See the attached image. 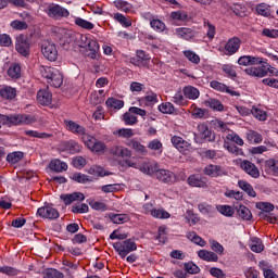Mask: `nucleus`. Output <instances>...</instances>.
I'll return each instance as SVG.
<instances>
[{"label":"nucleus","instance_id":"obj_19","mask_svg":"<svg viewBox=\"0 0 278 278\" xmlns=\"http://www.w3.org/2000/svg\"><path fill=\"white\" fill-rule=\"evenodd\" d=\"M60 199L65 203V205H71L72 203H75V201H84L86 197L81 192H74L61 194Z\"/></svg>","mask_w":278,"mask_h":278},{"label":"nucleus","instance_id":"obj_24","mask_svg":"<svg viewBox=\"0 0 278 278\" xmlns=\"http://www.w3.org/2000/svg\"><path fill=\"white\" fill-rule=\"evenodd\" d=\"M49 166L50 169L53 170L54 173H64V170H68V164L59 159L52 160Z\"/></svg>","mask_w":278,"mask_h":278},{"label":"nucleus","instance_id":"obj_27","mask_svg":"<svg viewBox=\"0 0 278 278\" xmlns=\"http://www.w3.org/2000/svg\"><path fill=\"white\" fill-rule=\"evenodd\" d=\"M245 138L248 142H250V144H260L264 140L262 134L255 130H248L245 134Z\"/></svg>","mask_w":278,"mask_h":278},{"label":"nucleus","instance_id":"obj_37","mask_svg":"<svg viewBox=\"0 0 278 278\" xmlns=\"http://www.w3.org/2000/svg\"><path fill=\"white\" fill-rule=\"evenodd\" d=\"M206 108H211V110H214L215 112H223L225 110V106L223 105V102H220L217 99H208L205 101Z\"/></svg>","mask_w":278,"mask_h":278},{"label":"nucleus","instance_id":"obj_45","mask_svg":"<svg viewBox=\"0 0 278 278\" xmlns=\"http://www.w3.org/2000/svg\"><path fill=\"white\" fill-rule=\"evenodd\" d=\"M226 140H230L231 142H235V144H238L239 147H244V140L238 136V134L233 132V130H228V134L226 135Z\"/></svg>","mask_w":278,"mask_h":278},{"label":"nucleus","instance_id":"obj_32","mask_svg":"<svg viewBox=\"0 0 278 278\" xmlns=\"http://www.w3.org/2000/svg\"><path fill=\"white\" fill-rule=\"evenodd\" d=\"M172 102L176 105H180V108L188 106V98L184 96V91H177L174 97H172Z\"/></svg>","mask_w":278,"mask_h":278},{"label":"nucleus","instance_id":"obj_21","mask_svg":"<svg viewBox=\"0 0 278 278\" xmlns=\"http://www.w3.org/2000/svg\"><path fill=\"white\" fill-rule=\"evenodd\" d=\"M139 170L144 175H155L160 168L157 162H143L142 165L139 167Z\"/></svg>","mask_w":278,"mask_h":278},{"label":"nucleus","instance_id":"obj_52","mask_svg":"<svg viewBox=\"0 0 278 278\" xmlns=\"http://www.w3.org/2000/svg\"><path fill=\"white\" fill-rule=\"evenodd\" d=\"M251 114L254 116V118H256L257 121H266L267 118V114L266 111L257 108V106H253L251 110Z\"/></svg>","mask_w":278,"mask_h":278},{"label":"nucleus","instance_id":"obj_25","mask_svg":"<svg viewBox=\"0 0 278 278\" xmlns=\"http://www.w3.org/2000/svg\"><path fill=\"white\" fill-rule=\"evenodd\" d=\"M199 136L202 138V140H207V142H212L214 140V134H212V130L207 127L205 124H200L198 126Z\"/></svg>","mask_w":278,"mask_h":278},{"label":"nucleus","instance_id":"obj_61","mask_svg":"<svg viewBox=\"0 0 278 278\" xmlns=\"http://www.w3.org/2000/svg\"><path fill=\"white\" fill-rule=\"evenodd\" d=\"M184 55L189 60V62H192V64H199V62H201V58L199 54H195L194 51L185 50Z\"/></svg>","mask_w":278,"mask_h":278},{"label":"nucleus","instance_id":"obj_13","mask_svg":"<svg viewBox=\"0 0 278 278\" xmlns=\"http://www.w3.org/2000/svg\"><path fill=\"white\" fill-rule=\"evenodd\" d=\"M240 168L247 175H250V177H253V179H257L260 177V168L256 167V165L248 160H243L240 163Z\"/></svg>","mask_w":278,"mask_h":278},{"label":"nucleus","instance_id":"obj_58","mask_svg":"<svg viewBox=\"0 0 278 278\" xmlns=\"http://www.w3.org/2000/svg\"><path fill=\"white\" fill-rule=\"evenodd\" d=\"M162 114H175V105L170 102H165L159 105Z\"/></svg>","mask_w":278,"mask_h":278},{"label":"nucleus","instance_id":"obj_39","mask_svg":"<svg viewBox=\"0 0 278 278\" xmlns=\"http://www.w3.org/2000/svg\"><path fill=\"white\" fill-rule=\"evenodd\" d=\"M105 105L113 110H123V108H125V101L118 100L116 98H109L105 101Z\"/></svg>","mask_w":278,"mask_h":278},{"label":"nucleus","instance_id":"obj_22","mask_svg":"<svg viewBox=\"0 0 278 278\" xmlns=\"http://www.w3.org/2000/svg\"><path fill=\"white\" fill-rule=\"evenodd\" d=\"M182 94L190 101H197L201 97V92L194 86H186L182 88Z\"/></svg>","mask_w":278,"mask_h":278},{"label":"nucleus","instance_id":"obj_11","mask_svg":"<svg viewBox=\"0 0 278 278\" xmlns=\"http://www.w3.org/2000/svg\"><path fill=\"white\" fill-rule=\"evenodd\" d=\"M37 214L41 218H48L49 220H55L56 218H60V212H58L53 205H45L39 207Z\"/></svg>","mask_w":278,"mask_h":278},{"label":"nucleus","instance_id":"obj_10","mask_svg":"<svg viewBox=\"0 0 278 278\" xmlns=\"http://www.w3.org/2000/svg\"><path fill=\"white\" fill-rule=\"evenodd\" d=\"M155 177L159 181H162V184H167V186L177 184V175L168 169H159Z\"/></svg>","mask_w":278,"mask_h":278},{"label":"nucleus","instance_id":"obj_60","mask_svg":"<svg viewBox=\"0 0 278 278\" xmlns=\"http://www.w3.org/2000/svg\"><path fill=\"white\" fill-rule=\"evenodd\" d=\"M115 8H117V10H122V12H131V10L134 9V7L131 4H129V2L127 1H123V0H118L115 1Z\"/></svg>","mask_w":278,"mask_h":278},{"label":"nucleus","instance_id":"obj_43","mask_svg":"<svg viewBox=\"0 0 278 278\" xmlns=\"http://www.w3.org/2000/svg\"><path fill=\"white\" fill-rule=\"evenodd\" d=\"M88 203L91 208L96 210V212H108V204H105V202L89 200Z\"/></svg>","mask_w":278,"mask_h":278},{"label":"nucleus","instance_id":"obj_50","mask_svg":"<svg viewBox=\"0 0 278 278\" xmlns=\"http://www.w3.org/2000/svg\"><path fill=\"white\" fill-rule=\"evenodd\" d=\"M187 238H188V240H190L194 244H198L199 247H205V240H203V238L198 236L197 232H194V231L188 232Z\"/></svg>","mask_w":278,"mask_h":278},{"label":"nucleus","instance_id":"obj_3","mask_svg":"<svg viewBox=\"0 0 278 278\" xmlns=\"http://www.w3.org/2000/svg\"><path fill=\"white\" fill-rule=\"evenodd\" d=\"M40 73L42 77L47 79V84H49V86L52 88H60V86L64 84V76H62L60 70L55 67L41 66Z\"/></svg>","mask_w":278,"mask_h":278},{"label":"nucleus","instance_id":"obj_1","mask_svg":"<svg viewBox=\"0 0 278 278\" xmlns=\"http://www.w3.org/2000/svg\"><path fill=\"white\" fill-rule=\"evenodd\" d=\"M65 126L67 131L76 134L77 136H83V142L85 147L91 151V153H105V151H108V146H105V142L97 139L94 136L87 134L86 128L77 124V122L65 121Z\"/></svg>","mask_w":278,"mask_h":278},{"label":"nucleus","instance_id":"obj_48","mask_svg":"<svg viewBox=\"0 0 278 278\" xmlns=\"http://www.w3.org/2000/svg\"><path fill=\"white\" fill-rule=\"evenodd\" d=\"M250 249L253 253H262L264 251V243H262V240L254 238L250 243Z\"/></svg>","mask_w":278,"mask_h":278},{"label":"nucleus","instance_id":"obj_16","mask_svg":"<svg viewBox=\"0 0 278 278\" xmlns=\"http://www.w3.org/2000/svg\"><path fill=\"white\" fill-rule=\"evenodd\" d=\"M16 88L8 85H2L0 87V97L2 101H14L17 94Z\"/></svg>","mask_w":278,"mask_h":278},{"label":"nucleus","instance_id":"obj_46","mask_svg":"<svg viewBox=\"0 0 278 278\" xmlns=\"http://www.w3.org/2000/svg\"><path fill=\"white\" fill-rule=\"evenodd\" d=\"M255 11L260 16H270V7L266 3H260L255 7Z\"/></svg>","mask_w":278,"mask_h":278},{"label":"nucleus","instance_id":"obj_12","mask_svg":"<svg viewBox=\"0 0 278 278\" xmlns=\"http://www.w3.org/2000/svg\"><path fill=\"white\" fill-rule=\"evenodd\" d=\"M131 64L135 66H143V68H149L151 63V55H149L144 50H138L137 56L130 60Z\"/></svg>","mask_w":278,"mask_h":278},{"label":"nucleus","instance_id":"obj_28","mask_svg":"<svg viewBox=\"0 0 278 278\" xmlns=\"http://www.w3.org/2000/svg\"><path fill=\"white\" fill-rule=\"evenodd\" d=\"M198 256L200 260H204V262H218V254L212 251L200 250Z\"/></svg>","mask_w":278,"mask_h":278},{"label":"nucleus","instance_id":"obj_41","mask_svg":"<svg viewBox=\"0 0 278 278\" xmlns=\"http://www.w3.org/2000/svg\"><path fill=\"white\" fill-rule=\"evenodd\" d=\"M8 75L12 79H20L21 77V65L18 63H12L8 70Z\"/></svg>","mask_w":278,"mask_h":278},{"label":"nucleus","instance_id":"obj_38","mask_svg":"<svg viewBox=\"0 0 278 278\" xmlns=\"http://www.w3.org/2000/svg\"><path fill=\"white\" fill-rule=\"evenodd\" d=\"M187 184L193 188H203V186H205V182L203 179H201V176L194 174L188 177Z\"/></svg>","mask_w":278,"mask_h":278},{"label":"nucleus","instance_id":"obj_8","mask_svg":"<svg viewBox=\"0 0 278 278\" xmlns=\"http://www.w3.org/2000/svg\"><path fill=\"white\" fill-rule=\"evenodd\" d=\"M34 121L29 115H5L4 125H31Z\"/></svg>","mask_w":278,"mask_h":278},{"label":"nucleus","instance_id":"obj_6","mask_svg":"<svg viewBox=\"0 0 278 278\" xmlns=\"http://www.w3.org/2000/svg\"><path fill=\"white\" fill-rule=\"evenodd\" d=\"M40 49L43 58H46V60H49V62H55V60H58V46H55L53 41H41Z\"/></svg>","mask_w":278,"mask_h":278},{"label":"nucleus","instance_id":"obj_31","mask_svg":"<svg viewBox=\"0 0 278 278\" xmlns=\"http://www.w3.org/2000/svg\"><path fill=\"white\" fill-rule=\"evenodd\" d=\"M265 170L268 175L278 176V161L275 159H269L265 162Z\"/></svg>","mask_w":278,"mask_h":278},{"label":"nucleus","instance_id":"obj_56","mask_svg":"<svg viewBox=\"0 0 278 278\" xmlns=\"http://www.w3.org/2000/svg\"><path fill=\"white\" fill-rule=\"evenodd\" d=\"M198 208L201 214H204L207 216H210L211 214H214V212H216V208H214V206H212L207 203H200L198 205Z\"/></svg>","mask_w":278,"mask_h":278},{"label":"nucleus","instance_id":"obj_33","mask_svg":"<svg viewBox=\"0 0 278 278\" xmlns=\"http://www.w3.org/2000/svg\"><path fill=\"white\" fill-rule=\"evenodd\" d=\"M86 49H88V51H90L91 59L97 60V53H99V41H97V39L91 37L89 39V41L87 42Z\"/></svg>","mask_w":278,"mask_h":278},{"label":"nucleus","instance_id":"obj_17","mask_svg":"<svg viewBox=\"0 0 278 278\" xmlns=\"http://www.w3.org/2000/svg\"><path fill=\"white\" fill-rule=\"evenodd\" d=\"M126 147H128L129 149H132V151H135V153H137L138 155H147V153H149V150H147V147H144V144H142L136 138L128 140L126 142Z\"/></svg>","mask_w":278,"mask_h":278},{"label":"nucleus","instance_id":"obj_30","mask_svg":"<svg viewBox=\"0 0 278 278\" xmlns=\"http://www.w3.org/2000/svg\"><path fill=\"white\" fill-rule=\"evenodd\" d=\"M15 49L17 53L24 55V58H27V55H29V42H27L26 40L17 39Z\"/></svg>","mask_w":278,"mask_h":278},{"label":"nucleus","instance_id":"obj_20","mask_svg":"<svg viewBox=\"0 0 278 278\" xmlns=\"http://www.w3.org/2000/svg\"><path fill=\"white\" fill-rule=\"evenodd\" d=\"M37 101L40 103V105H51V102L53 101V96L49 91V89H40L37 92Z\"/></svg>","mask_w":278,"mask_h":278},{"label":"nucleus","instance_id":"obj_4","mask_svg":"<svg viewBox=\"0 0 278 278\" xmlns=\"http://www.w3.org/2000/svg\"><path fill=\"white\" fill-rule=\"evenodd\" d=\"M46 14H48V16L54 21H62V18H68V16H71L68 9L55 3L48 5L46 9Z\"/></svg>","mask_w":278,"mask_h":278},{"label":"nucleus","instance_id":"obj_36","mask_svg":"<svg viewBox=\"0 0 278 278\" xmlns=\"http://www.w3.org/2000/svg\"><path fill=\"white\" fill-rule=\"evenodd\" d=\"M110 219L115 225H123L125 223H129L130 217L128 214H111Z\"/></svg>","mask_w":278,"mask_h":278},{"label":"nucleus","instance_id":"obj_7","mask_svg":"<svg viewBox=\"0 0 278 278\" xmlns=\"http://www.w3.org/2000/svg\"><path fill=\"white\" fill-rule=\"evenodd\" d=\"M170 142L179 153H182L184 155L188 153H192V143L189 141L185 140L184 138L179 136H173L170 138Z\"/></svg>","mask_w":278,"mask_h":278},{"label":"nucleus","instance_id":"obj_23","mask_svg":"<svg viewBox=\"0 0 278 278\" xmlns=\"http://www.w3.org/2000/svg\"><path fill=\"white\" fill-rule=\"evenodd\" d=\"M210 86L214 90H217V92H227L228 94H231V97H236L238 94V92L229 89V87H227V85H225L220 81H217V80L211 81Z\"/></svg>","mask_w":278,"mask_h":278},{"label":"nucleus","instance_id":"obj_57","mask_svg":"<svg viewBox=\"0 0 278 278\" xmlns=\"http://www.w3.org/2000/svg\"><path fill=\"white\" fill-rule=\"evenodd\" d=\"M122 119L125 125H136L138 123V117L130 111L128 113H124Z\"/></svg>","mask_w":278,"mask_h":278},{"label":"nucleus","instance_id":"obj_63","mask_svg":"<svg viewBox=\"0 0 278 278\" xmlns=\"http://www.w3.org/2000/svg\"><path fill=\"white\" fill-rule=\"evenodd\" d=\"M230 10L236 16H244L247 14V7L242 4L235 3L230 7Z\"/></svg>","mask_w":278,"mask_h":278},{"label":"nucleus","instance_id":"obj_47","mask_svg":"<svg viewBox=\"0 0 278 278\" xmlns=\"http://www.w3.org/2000/svg\"><path fill=\"white\" fill-rule=\"evenodd\" d=\"M42 278H64V274L55 268H48L43 271Z\"/></svg>","mask_w":278,"mask_h":278},{"label":"nucleus","instance_id":"obj_34","mask_svg":"<svg viewBox=\"0 0 278 278\" xmlns=\"http://www.w3.org/2000/svg\"><path fill=\"white\" fill-rule=\"evenodd\" d=\"M238 186L243 192L248 193V197H257V193L255 192V189H253V186L245 180H239Z\"/></svg>","mask_w":278,"mask_h":278},{"label":"nucleus","instance_id":"obj_26","mask_svg":"<svg viewBox=\"0 0 278 278\" xmlns=\"http://www.w3.org/2000/svg\"><path fill=\"white\" fill-rule=\"evenodd\" d=\"M148 149L152 151L154 155H162L164 152V144L160 139H153L149 141Z\"/></svg>","mask_w":278,"mask_h":278},{"label":"nucleus","instance_id":"obj_42","mask_svg":"<svg viewBox=\"0 0 278 278\" xmlns=\"http://www.w3.org/2000/svg\"><path fill=\"white\" fill-rule=\"evenodd\" d=\"M203 27L206 29L207 39L214 40V36H216V26L210 23V21L204 20Z\"/></svg>","mask_w":278,"mask_h":278},{"label":"nucleus","instance_id":"obj_51","mask_svg":"<svg viewBox=\"0 0 278 278\" xmlns=\"http://www.w3.org/2000/svg\"><path fill=\"white\" fill-rule=\"evenodd\" d=\"M237 214L240 216V218H243V220H251V217L253 216L251 214V210L244 205L239 206Z\"/></svg>","mask_w":278,"mask_h":278},{"label":"nucleus","instance_id":"obj_5","mask_svg":"<svg viewBox=\"0 0 278 278\" xmlns=\"http://www.w3.org/2000/svg\"><path fill=\"white\" fill-rule=\"evenodd\" d=\"M113 248L118 253V255L121 257H123V260H125L127 257V255H129V253H131L132 251H136V249H138V247L136 245V242H134V240H131V239L115 242L113 244Z\"/></svg>","mask_w":278,"mask_h":278},{"label":"nucleus","instance_id":"obj_9","mask_svg":"<svg viewBox=\"0 0 278 278\" xmlns=\"http://www.w3.org/2000/svg\"><path fill=\"white\" fill-rule=\"evenodd\" d=\"M241 45H242V41L238 37H232L228 39V41L224 46L225 55H228V56L236 55V53L240 51Z\"/></svg>","mask_w":278,"mask_h":278},{"label":"nucleus","instance_id":"obj_64","mask_svg":"<svg viewBox=\"0 0 278 278\" xmlns=\"http://www.w3.org/2000/svg\"><path fill=\"white\" fill-rule=\"evenodd\" d=\"M90 38H92V36H90V35H78V37L76 38V43H77L81 49H86V47L88 46V42H89Z\"/></svg>","mask_w":278,"mask_h":278},{"label":"nucleus","instance_id":"obj_44","mask_svg":"<svg viewBox=\"0 0 278 278\" xmlns=\"http://www.w3.org/2000/svg\"><path fill=\"white\" fill-rule=\"evenodd\" d=\"M88 174L92 175V177H105L106 175H109L108 173H105V169H103V167L99 165L91 166L88 169Z\"/></svg>","mask_w":278,"mask_h":278},{"label":"nucleus","instance_id":"obj_53","mask_svg":"<svg viewBox=\"0 0 278 278\" xmlns=\"http://www.w3.org/2000/svg\"><path fill=\"white\" fill-rule=\"evenodd\" d=\"M75 25H77L78 27H81V29H87V30L94 29V24L81 17L75 18Z\"/></svg>","mask_w":278,"mask_h":278},{"label":"nucleus","instance_id":"obj_2","mask_svg":"<svg viewBox=\"0 0 278 278\" xmlns=\"http://www.w3.org/2000/svg\"><path fill=\"white\" fill-rule=\"evenodd\" d=\"M110 154L115 160H124L122 166H128V168H138V163L131 161L132 152L129 148L121 144H115L110 149Z\"/></svg>","mask_w":278,"mask_h":278},{"label":"nucleus","instance_id":"obj_15","mask_svg":"<svg viewBox=\"0 0 278 278\" xmlns=\"http://www.w3.org/2000/svg\"><path fill=\"white\" fill-rule=\"evenodd\" d=\"M204 175L207 177H223L227 175V172L220 165L208 164L204 167Z\"/></svg>","mask_w":278,"mask_h":278},{"label":"nucleus","instance_id":"obj_55","mask_svg":"<svg viewBox=\"0 0 278 278\" xmlns=\"http://www.w3.org/2000/svg\"><path fill=\"white\" fill-rule=\"evenodd\" d=\"M190 113L193 118H203V116H205V110L197 106L195 103L191 104Z\"/></svg>","mask_w":278,"mask_h":278},{"label":"nucleus","instance_id":"obj_49","mask_svg":"<svg viewBox=\"0 0 278 278\" xmlns=\"http://www.w3.org/2000/svg\"><path fill=\"white\" fill-rule=\"evenodd\" d=\"M118 138H134L135 132L131 128H121L114 132Z\"/></svg>","mask_w":278,"mask_h":278},{"label":"nucleus","instance_id":"obj_14","mask_svg":"<svg viewBox=\"0 0 278 278\" xmlns=\"http://www.w3.org/2000/svg\"><path fill=\"white\" fill-rule=\"evenodd\" d=\"M175 34L178 38H181L182 40H194V38H199V33L188 27L176 28Z\"/></svg>","mask_w":278,"mask_h":278},{"label":"nucleus","instance_id":"obj_35","mask_svg":"<svg viewBox=\"0 0 278 278\" xmlns=\"http://www.w3.org/2000/svg\"><path fill=\"white\" fill-rule=\"evenodd\" d=\"M64 148H65V151L72 154L79 153L81 151V144H79L75 140L66 141L64 143Z\"/></svg>","mask_w":278,"mask_h":278},{"label":"nucleus","instance_id":"obj_62","mask_svg":"<svg viewBox=\"0 0 278 278\" xmlns=\"http://www.w3.org/2000/svg\"><path fill=\"white\" fill-rule=\"evenodd\" d=\"M153 218H160V219H166L170 216V213H168L166 210L164 208H154V211H152V215Z\"/></svg>","mask_w":278,"mask_h":278},{"label":"nucleus","instance_id":"obj_40","mask_svg":"<svg viewBox=\"0 0 278 278\" xmlns=\"http://www.w3.org/2000/svg\"><path fill=\"white\" fill-rule=\"evenodd\" d=\"M150 27H152V29L159 34L166 31V24L155 17L150 21Z\"/></svg>","mask_w":278,"mask_h":278},{"label":"nucleus","instance_id":"obj_18","mask_svg":"<svg viewBox=\"0 0 278 278\" xmlns=\"http://www.w3.org/2000/svg\"><path fill=\"white\" fill-rule=\"evenodd\" d=\"M245 75L250 77H266V66L265 62L261 63L258 66H251L244 70Z\"/></svg>","mask_w":278,"mask_h":278},{"label":"nucleus","instance_id":"obj_54","mask_svg":"<svg viewBox=\"0 0 278 278\" xmlns=\"http://www.w3.org/2000/svg\"><path fill=\"white\" fill-rule=\"evenodd\" d=\"M23 160V152H12L7 155L9 164H18Z\"/></svg>","mask_w":278,"mask_h":278},{"label":"nucleus","instance_id":"obj_29","mask_svg":"<svg viewBox=\"0 0 278 278\" xmlns=\"http://www.w3.org/2000/svg\"><path fill=\"white\" fill-rule=\"evenodd\" d=\"M258 268L263 270L265 278H278V275L273 269H270V266L266 261H261L258 263Z\"/></svg>","mask_w":278,"mask_h":278},{"label":"nucleus","instance_id":"obj_59","mask_svg":"<svg viewBox=\"0 0 278 278\" xmlns=\"http://www.w3.org/2000/svg\"><path fill=\"white\" fill-rule=\"evenodd\" d=\"M88 210L90 208L86 203H78L72 206L73 214H87Z\"/></svg>","mask_w":278,"mask_h":278}]
</instances>
